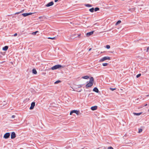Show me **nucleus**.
I'll return each mask as SVG.
<instances>
[{
  "instance_id": "f257e3e1",
  "label": "nucleus",
  "mask_w": 149,
  "mask_h": 149,
  "mask_svg": "<svg viewBox=\"0 0 149 149\" xmlns=\"http://www.w3.org/2000/svg\"><path fill=\"white\" fill-rule=\"evenodd\" d=\"M81 34H74L72 35L71 36V38L72 39H74V38H76L77 37H78L79 38H80L81 36Z\"/></svg>"
},
{
  "instance_id": "f03ea898",
  "label": "nucleus",
  "mask_w": 149,
  "mask_h": 149,
  "mask_svg": "<svg viewBox=\"0 0 149 149\" xmlns=\"http://www.w3.org/2000/svg\"><path fill=\"white\" fill-rule=\"evenodd\" d=\"M62 67V66L59 65H56L51 68V69L52 70H55L59 68Z\"/></svg>"
},
{
  "instance_id": "7ed1b4c3",
  "label": "nucleus",
  "mask_w": 149,
  "mask_h": 149,
  "mask_svg": "<svg viewBox=\"0 0 149 149\" xmlns=\"http://www.w3.org/2000/svg\"><path fill=\"white\" fill-rule=\"evenodd\" d=\"M110 57L109 56H104L102 58H101L100 60H99L100 62H103L105 60H110Z\"/></svg>"
},
{
  "instance_id": "20e7f679",
  "label": "nucleus",
  "mask_w": 149,
  "mask_h": 149,
  "mask_svg": "<svg viewBox=\"0 0 149 149\" xmlns=\"http://www.w3.org/2000/svg\"><path fill=\"white\" fill-rule=\"evenodd\" d=\"M10 136V133L9 132L6 133L3 136V138L5 139H8Z\"/></svg>"
},
{
  "instance_id": "39448f33",
  "label": "nucleus",
  "mask_w": 149,
  "mask_h": 149,
  "mask_svg": "<svg viewBox=\"0 0 149 149\" xmlns=\"http://www.w3.org/2000/svg\"><path fill=\"white\" fill-rule=\"evenodd\" d=\"M35 104V103L34 102H33L31 103V106L30 107L29 109L30 110L32 109H33Z\"/></svg>"
},
{
  "instance_id": "423d86ee",
  "label": "nucleus",
  "mask_w": 149,
  "mask_h": 149,
  "mask_svg": "<svg viewBox=\"0 0 149 149\" xmlns=\"http://www.w3.org/2000/svg\"><path fill=\"white\" fill-rule=\"evenodd\" d=\"M54 2L53 1H51L45 5L46 7H49L52 6L54 4Z\"/></svg>"
},
{
  "instance_id": "0eeeda50",
  "label": "nucleus",
  "mask_w": 149,
  "mask_h": 149,
  "mask_svg": "<svg viewBox=\"0 0 149 149\" xmlns=\"http://www.w3.org/2000/svg\"><path fill=\"white\" fill-rule=\"evenodd\" d=\"M79 112V111H78L74 110H72V111H71L70 112V114L72 115V113H75L76 114H77L78 115V114Z\"/></svg>"
},
{
  "instance_id": "6e6552de",
  "label": "nucleus",
  "mask_w": 149,
  "mask_h": 149,
  "mask_svg": "<svg viewBox=\"0 0 149 149\" xmlns=\"http://www.w3.org/2000/svg\"><path fill=\"white\" fill-rule=\"evenodd\" d=\"M16 137V134L15 132H13L11 133V139L15 138Z\"/></svg>"
},
{
  "instance_id": "1a4fd4ad",
  "label": "nucleus",
  "mask_w": 149,
  "mask_h": 149,
  "mask_svg": "<svg viewBox=\"0 0 149 149\" xmlns=\"http://www.w3.org/2000/svg\"><path fill=\"white\" fill-rule=\"evenodd\" d=\"M94 31H91L88 32L86 33V36L87 37H89L91 35H92L94 33Z\"/></svg>"
},
{
  "instance_id": "9d476101",
  "label": "nucleus",
  "mask_w": 149,
  "mask_h": 149,
  "mask_svg": "<svg viewBox=\"0 0 149 149\" xmlns=\"http://www.w3.org/2000/svg\"><path fill=\"white\" fill-rule=\"evenodd\" d=\"M32 14V13H24L22 14V15L24 17H26L28 15H31Z\"/></svg>"
},
{
  "instance_id": "9b49d317",
  "label": "nucleus",
  "mask_w": 149,
  "mask_h": 149,
  "mask_svg": "<svg viewBox=\"0 0 149 149\" xmlns=\"http://www.w3.org/2000/svg\"><path fill=\"white\" fill-rule=\"evenodd\" d=\"M93 85V84H92L91 83L89 82L86 85V88H89L91 87Z\"/></svg>"
},
{
  "instance_id": "f8f14e48",
  "label": "nucleus",
  "mask_w": 149,
  "mask_h": 149,
  "mask_svg": "<svg viewBox=\"0 0 149 149\" xmlns=\"http://www.w3.org/2000/svg\"><path fill=\"white\" fill-rule=\"evenodd\" d=\"M97 107L96 106L92 107L91 108V109L93 111H94L97 109Z\"/></svg>"
},
{
  "instance_id": "ddd939ff",
  "label": "nucleus",
  "mask_w": 149,
  "mask_h": 149,
  "mask_svg": "<svg viewBox=\"0 0 149 149\" xmlns=\"http://www.w3.org/2000/svg\"><path fill=\"white\" fill-rule=\"evenodd\" d=\"M93 81H94V78L93 77H92L90 79V80L89 82L90 83H91L92 84H93Z\"/></svg>"
},
{
  "instance_id": "4468645a",
  "label": "nucleus",
  "mask_w": 149,
  "mask_h": 149,
  "mask_svg": "<svg viewBox=\"0 0 149 149\" xmlns=\"http://www.w3.org/2000/svg\"><path fill=\"white\" fill-rule=\"evenodd\" d=\"M93 91L98 93L99 92V90L98 88L97 87H95L93 89Z\"/></svg>"
},
{
  "instance_id": "2eb2a0df",
  "label": "nucleus",
  "mask_w": 149,
  "mask_h": 149,
  "mask_svg": "<svg viewBox=\"0 0 149 149\" xmlns=\"http://www.w3.org/2000/svg\"><path fill=\"white\" fill-rule=\"evenodd\" d=\"M8 48V47L7 46H6L3 48V50L4 51L7 50Z\"/></svg>"
},
{
  "instance_id": "dca6fc26",
  "label": "nucleus",
  "mask_w": 149,
  "mask_h": 149,
  "mask_svg": "<svg viewBox=\"0 0 149 149\" xmlns=\"http://www.w3.org/2000/svg\"><path fill=\"white\" fill-rule=\"evenodd\" d=\"M32 73L34 74H37V71L35 69H33Z\"/></svg>"
},
{
  "instance_id": "f3484780",
  "label": "nucleus",
  "mask_w": 149,
  "mask_h": 149,
  "mask_svg": "<svg viewBox=\"0 0 149 149\" xmlns=\"http://www.w3.org/2000/svg\"><path fill=\"white\" fill-rule=\"evenodd\" d=\"M45 18V17L44 16H40V17H39V19H42V20H41V21H43V18Z\"/></svg>"
},
{
  "instance_id": "a211bd4d",
  "label": "nucleus",
  "mask_w": 149,
  "mask_h": 149,
  "mask_svg": "<svg viewBox=\"0 0 149 149\" xmlns=\"http://www.w3.org/2000/svg\"><path fill=\"white\" fill-rule=\"evenodd\" d=\"M133 114L134 115H136V116H139L140 115L141 113H134Z\"/></svg>"
},
{
  "instance_id": "6ab92c4d",
  "label": "nucleus",
  "mask_w": 149,
  "mask_h": 149,
  "mask_svg": "<svg viewBox=\"0 0 149 149\" xmlns=\"http://www.w3.org/2000/svg\"><path fill=\"white\" fill-rule=\"evenodd\" d=\"M82 78L84 79H87L89 78V77L88 76H85L82 77Z\"/></svg>"
},
{
  "instance_id": "aec40b11",
  "label": "nucleus",
  "mask_w": 149,
  "mask_h": 149,
  "mask_svg": "<svg viewBox=\"0 0 149 149\" xmlns=\"http://www.w3.org/2000/svg\"><path fill=\"white\" fill-rule=\"evenodd\" d=\"M121 22V21L120 20H118L117 22L116 23V25H118V24H119Z\"/></svg>"
},
{
  "instance_id": "412c9836",
  "label": "nucleus",
  "mask_w": 149,
  "mask_h": 149,
  "mask_svg": "<svg viewBox=\"0 0 149 149\" xmlns=\"http://www.w3.org/2000/svg\"><path fill=\"white\" fill-rule=\"evenodd\" d=\"M85 5L87 7H91L92 6L91 5L89 4H86Z\"/></svg>"
},
{
  "instance_id": "4be33fe9",
  "label": "nucleus",
  "mask_w": 149,
  "mask_h": 149,
  "mask_svg": "<svg viewBox=\"0 0 149 149\" xmlns=\"http://www.w3.org/2000/svg\"><path fill=\"white\" fill-rule=\"evenodd\" d=\"M94 8H90L89 9V11L93 13V12H94Z\"/></svg>"
},
{
  "instance_id": "5701e85b",
  "label": "nucleus",
  "mask_w": 149,
  "mask_h": 149,
  "mask_svg": "<svg viewBox=\"0 0 149 149\" xmlns=\"http://www.w3.org/2000/svg\"><path fill=\"white\" fill-rule=\"evenodd\" d=\"M94 9V10L95 11H98L99 10V8L98 7L95 8Z\"/></svg>"
},
{
  "instance_id": "b1692460",
  "label": "nucleus",
  "mask_w": 149,
  "mask_h": 149,
  "mask_svg": "<svg viewBox=\"0 0 149 149\" xmlns=\"http://www.w3.org/2000/svg\"><path fill=\"white\" fill-rule=\"evenodd\" d=\"M102 65L103 66H106L108 65V63H103Z\"/></svg>"
},
{
  "instance_id": "393cba45",
  "label": "nucleus",
  "mask_w": 149,
  "mask_h": 149,
  "mask_svg": "<svg viewBox=\"0 0 149 149\" xmlns=\"http://www.w3.org/2000/svg\"><path fill=\"white\" fill-rule=\"evenodd\" d=\"M38 32V31H35V32L32 33V35H35Z\"/></svg>"
},
{
  "instance_id": "a878e982",
  "label": "nucleus",
  "mask_w": 149,
  "mask_h": 149,
  "mask_svg": "<svg viewBox=\"0 0 149 149\" xmlns=\"http://www.w3.org/2000/svg\"><path fill=\"white\" fill-rule=\"evenodd\" d=\"M48 39H52V40H54L56 39V37H54L53 38L48 37Z\"/></svg>"
},
{
  "instance_id": "bb28decb",
  "label": "nucleus",
  "mask_w": 149,
  "mask_h": 149,
  "mask_svg": "<svg viewBox=\"0 0 149 149\" xmlns=\"http://www.w3.org/2000/svg\"><path fill=\"white\" fill-rule=\"evenodd\" d=\"M23 11H24V10H23L22 11H20V12L16 13H15V14H19L20 13H21L22 12H23Z\"/></svg>"
},
{
  "instance_id": "cd10ccee",
  "label": "nucleus",
  "mask_w": 149,
  "mask_h": 149,
  "mask_svg": "<svg viewBox=\"0 0 149 149\" xmlns=\"http://www.w3.org/2000/svg\"><path fill=\"white\" fill-rule=\"evenodd\" d=\"M61 82V81H60V80H58V81H56L55 82H54V83L55 84H58L59 82Z\"/></svg>"
},
{
  "instance_id": "c85d7f7f",
  "label": "nucleus",
  "mask_w": 149,
  "mask_h": 149,
  "mask_svg": "<svg viewBox=\"0 0 149 149\" xmlns=\"http://www.w3.org/2000/svg\"><path fill=\"white\" fill-rule=\"evenodd\" d=\"M110 47L109 45H107L106 46V48L107 49H109L110 48Z\"/></svg>"
},
{
  "instance_id": "c756f323",
  "label": "nucleus",
  "mask_w": 149,
  "mask_h": 149,
  "mask_svg": "<svg viewBox=\"0 0 149 149\" xmlns=\"http://www.w3.org/2000/svg\"><path fill=\"white\" fill-rule=\"evenodd\" d=\"M141 74H137L136 76V78L139 77L141 76Z\"/></svg>"
},
{
  "instance_id": "7c9ffc66",
  "label": "nucleus",
  "mask_w": 149,
  "mask_h": 149,
  "mask_svg": "<svg viewBox=\"0 0 149 149\" xmlns=\"http://www.w3.org/2000/svg\"><path fill=\"white\" fill-rule=\"evenodd\" d=\"M110 89L112 91H113L116 89V88H110Z\"/></svg>"
},
{
  "instance_id": "2f4dec72",
  "label": "nucleus",
  "mask_w": 149,
  "mask_h": 149,
  "mask_svg": "<svg viewBox=\"0 0 149 149\" xmlns=\"http://www.w3.org/2000/svg\"><path fill=\"white\" fill-rule=\"evenodd\" d=\"M142 130L141 129H139V132L140 133L141 132H142Z\"/></svg>"
},
{
  "instance_id": "473e14b6",
  "label": "nucleus",
  "mask_w": 149,
  "mask_h": 149,
  "mask_svg": "<svg viewBox=\"0 0 149 149\" xmlns=\"http://www.w3.org/2000/svg\"><path fill=\"white\" fill-rule=\"evenodd\" d=\"M108 149H113V148L111 147H109L108 148Z\"/></svg>"
},
{
  "instance_id": "72a5a7b5",
  "label": "nucleus",
  "mask_w": 149,
  "mask_h": 149,
  "mask_svg": "<svg viewBox=\"0 0 149 149\" xmlns=\"http://www.w3.org/2000/svg\"><path fill=\"white\" fill-rule=\"evenodd\" d=\"M149 50V47H147V50H146V52H148V50Z\"/></svg>"
},
{
  "instance_id": "f704fd0d",
  "label": "nucleus",
  "mask_w": 149,
  "mask_h": 149,
  "mask_svg": "<svg viewBox=\"0 0 149 149\" xmlns=\"http://www.w3.org/2000/svg\"><path fill=\"white\" fill-rule=\"evenodd\" d=\"M15 116L14 115H12V116H11V118H15Z\"/></svg>"
},
{
  "instance_id": "c9c22d12",
  "label": "nucleus",
  "mask_w": 149,
  "mask_h": 149,
  "mask_svg": "<svg viewBox=\"0 0 149 149\" xmlns=\"http://www.w3.org/2000/svg\"><path fill=\"white\" fill-rule=\"evenodd\" d=\"M17 33H15V34L14 35V36H17Z\"/></svg>"
},
{
  "instance_id": "e433bc0d",
  "label": "nucleus",
  "mask_w": 149,
  "mask_h": 149,
  "mask_svg": "<svg viewBox=\"0 0 149 149\" xmlns=\"http://www.w3.org/2000/svg\"><path fill=\"white\" fill-rule=\"evenodd\" d=\"M58 0H54V1L55 2H56L58 1Z\"/></svg>"
},
{
  "instance_id": "4c0bfd02",
  "label": "nucleus",
  "mask_w": 149,
  "mask_h": 149,
  "mask_svg": "<svg viewBox=\"0 0 149 149\" xmlns=\"http://www.w3.org/2000/svg\"><path fill=\"white\" fill-rule=\"evenodd\" d=\"M91 49H92L91 48H90L89 49L88 51H90L91 50Z\"/></svg>"
},
{
  "instance_id": "58836bf2",
  "label": "nucleus",
  "mask_w": 149,
  "mask_h": 149,
  "mask_svg": "<svg viewBox=\"0 0 149 149\" xmlns=\"http://www.w3.org/2000/svg\"><path fill=\"white\" fill-rule=\"evenodd\" d=\"M146 96H147V97L149 96V95H146Z\"/></svg>"
},
{
  "instance_id": "ea45409f",
  "label": "nucleus",
  "mask_w": 149,
  "mask_h": 149,
  "mask_svg": "<svg viewBox=\"0 0 149 149\" xmlns=\"http://www.w3.org/2000/svg\"><path fill=\"white\" fill-rule=\"evenodd\" d=\"M74 36V37H77V35Z\"/></svg>"
},
{
  "instance_id": "a19ab883",
  "label": "nucleus",
  "mask_w": 149,
  "mask_h": 149,
  "mask_svg": "<svg viewBox=\"0 0 149 149\" xmlns=\"http://www.w3.org/2000/svg\"><path fill=\"white\" fill-rule=\"evenodd\" d=\"M147 105V104H146L145 106H146Z\"/></svg>"
},
{
  "instance_id": "79ce46f5",
  "label": "nucleus",
  "mask_w": 149,
  "mask_h": 149,
  "mask_svg": "<svg viewBox=\"0 0 149 149\" xmlns=\"http://www.w3.org/2000/svg\"><path fill=\"white\" fill-rule=\"evenodd\" d=\"M148 111H149V109L148 110Z\"/></svg>"
}]
</instances>
